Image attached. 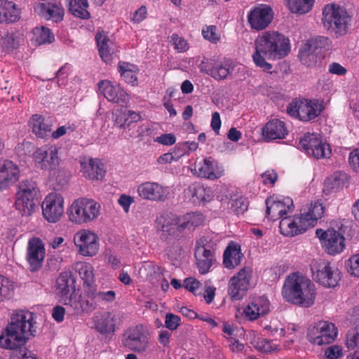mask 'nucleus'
<instances>
[{
  "label": "nucleus",
  "instance_id": "nucleus-1",
  "mask_svg": "<svg viewBox=\"0 0 359 359\" xmlns=\"http://www.w3.org/2000/svg\"><path fill=\"white\" fill-rule=\"evenodd\" d=\"M255 52L252 55L255 65L262 71L272 73L273 65L266 61L285 57L290 52L288 38L277 32H266L255 41Z\"/></svg>",
  "mask_w": 359,
  "mask_h": 359
},
{
  "label": "nucleus",
  "instance_id": "nucleus-2",
  "mask_svg": "<svg viewBox=\"0 0 359 359\" xmlns=\"http://www.w3.org/2000/svg\"><path fill=\"white\" fill-rule=\"evenodd\" d=\"M35 324L34 313L22 309L14 311L6 327V338L1 334V347L14 350L24 346L30 337L35 336Z\"/></svg>",
  "mask_w": 359,
  "mask_h": 359
},
{
  "label": "nucleus",
  "instance_id": "nucleus-3",
  "mask_svg": "<svg viewBox=\"0 0 359 359\" xmlns=\"http://www.w3.org/2000/svg\"><path fill=\"white\" fill-rule=\"evenodd\" d=\"M282 295L287 302L308 308L314 304L316 286L308 278L294 273L286 278Z\"/></svg>",
  "mask_w": 359,
  "mask_h": 359
},
{
  "label": "nucleus",
  "instance_id": "nucleus-4",
  "mask_svg": "<svg viewBox=\"0 0 359 359\" xmlns=\"http://www.w3.org/2000/svg\"><path fill=\"white\" fill-rule=\"evenodd\" d=\"M75 279L70 271L60 273L56 280V292L60 302L69 306L75 311H88L95 309V306L88 301H84L76 293Z\"/></svg>",
  "mask_w": 359,
  "mask_h": 359
},
{
  "label": "nucleus",
  "instance_id": "nucleus-5",
  "mask_svg": "<svg viewBox=\"0 0 359 359\" xmlns=\"http://www.w3.org/2000/svg\"><path fill=\"white\" fill-rule=\"evenodd\" d=\"M351 16L347 10L336 4H326L323 9L322 23L336 37L345 35L351 25Z\"/></svg>",
  "mask_w": 359,
  "mask_h": 359
},
{
  "label": "nucleus",
  "instance_id": "nucleus-6",
  "mask_svg": "<svg viewBox=\"0 0 359 359\" xmlns=\"http://www.w3.org/2000/svg\"><path fill=\"white\" fill-rule=\"evenodd\" d=\"M217 240L212 235L202 236L196 241L194 249L196 265L201 274H206L216 263Z\"/></svg>",
  "mask_w": 359,
  "mask_h": 359
},
{
  "label": "nucleus",
  "instance_id": "nucleus-7",
  "mask_svg": "<svg viewBox=\"0 0 359 359\" xmlns=\"http://www.w3.org/2000/svg\"><path fill=\"white\" fill-rule=\"evenodd\" d=\"M100 205L93 199L79 198L72 202L67 214L72 223L83 224L97 219L100 214Z\"/></svg>",
  "mask_w": 359,
  "mask_h": 359
},
{
  "label": "nucleus",
  "instance_id": "nucleus-8",
  "mask_svg": "<svg viewBox=\"0 0 359 359\" xmlns=\"http://www.w3.org/2000/svg\"><path fill=\"white\" fill-rule=\"evenodd\" d=\"M39 189L36 182L32 180L21 181L15 194V208L22 216L32 215L39 202Z\"/></svg>",
  "mask_w": 359,
  "mask_h": 359
},
{
  "label": "nucleus",
  "instance_id": "nucleus-9",
  "mask_svg": "<svg viewBox=\"0 0 359 359\" xmlns=\"http://www.w3.org/2000/svg\"><path fill=\"white\" fill-rule=\"evenodd\" d=\"M151 336L149 330L140 324L127 328L121 337L123 347L137 353L147 352L150 346Z\"/></svg>",
  "mask_w": 359,
  "mask_h": 359
},
{
  "label": "nucleus",
  "instance_id": "nucleus-10",
  "mask_svg": "<svg viewBox=\"0 0 359 359\" xmlns=\"http://www.w3.org/2000/svg\"><path fill=\"white\" fill-rule=\"evenodd\" d=\"M196 217L201 220L202 215H195L192 213L187 214L182 218H180L177 216H161L156 220L158 225V231L161 232L162 239L166 241L170 236L174 235L177 231H181L187 228L198 226V223L195 222Z\"/></svg>",
  "mask_w": 359,
  "mask_h": 359
},
{
  "label": "nucleus",
  "instance_id": "nucleus-11",
  "mask_svg": "<svg viewBox=\"0 0 359 359\" xmlns=\"http://www.w3.org/2000/svg\"><path fill=\"white\" fill-rule=\"evenodd\" d=\"M323 109V102L321 100L295 99L288 104L287 112L302 121H309L318 116Z\"/></svg>",
  "mask_w": 359,
  "mask_h": 359
},
{
  "label": "nucleus",
  "instance_id": "nucleus-12",
  "mask_svg": "<svg viewBox=\"0 0 359 359\" xmlns=\"http://www.w3.org/2000/svg\"><path fill=\"white\" fill-rule=\"evenodd\" d=\"M253 276V269L250 266H243L228 283V294L233 300H240L245 295L251 287Z\"/></svg>",
  "mask_w": 359,
  "mask_h": 359
},
{
  "label": "nucleus",
  "instance_id": "nucleus-13",
  "mask_svg": "<svg viewBox=\"0 0 359 359\" xmlns=\"http://www.w3.org/2000/svg\"><path fill=\"white\" fill-rule=\"evenodd\" d=\"M114 126L123 130L133 129V131L126 137L130 139L133 137H143L145 132H148L150 128L147 126H140L136 128V123L141 121L142 116L140 113L131 110H117L114 114Z\"/></svg>",
  "mask_w": 359,
  "mask_h": 359
},
{
  "label": "nucleus",
  "instance_id": "nucleus-14",
  "mask_svg": "<svg viewBox=\"0 0 359 359\" xmlns=\"http://www.w3.org/2000/svg\"><path fill=\"white\" fill-rule=\"evenodd\" d=\"M338 334L334 324L327 321H319L308 329L306 338L312 344L321 346L332 343Z\"/></svg>",
  "mask_w": 359,
  "mask_h": 359
},
{
  "label": "nucleus",
  "instance_id": "nucleus-15",
  "mask_svg": "<svg viewBox=\"0 0 359 359\" xmlns=\"http://www.w3.org/2000/svg\"><path fill=\"white\" fill-rule=\"evenodd\" d=\"M274 13L271 6L265 4H257L248 13V22L252 29L262 31L266 29L273 19Z\"/></svg>",
  "mask_w": 359,
  "mask_h": 359
},
{
  "label": "nucleus",
  "instance_id": "nucleus-16",
  "mask_svg": "<svg viewBox=\"0 0 359 359\" xmlns=\"http://www.w3.org/2000/svg\"><path fill=\"white\" fill-rule=\"evenodd\" d=\"M316 234L320 239L325 252L332 255L341 253L345 248V238L342 234L333 229L324 231L316 230Z\"/></svg>",
  "mask_w": 359,
  "mask_h": 359
},
{
  "label": "nucleus",
  "instance_id": "nucleus-17",
  "mask_svg": "<svg viewBox=\"0 0 359 359\" xmlns=\"http://www.w3.org/2000/svg\"><path fill=\"white\" fill-rule=\"evenodd\" d=\"M41 208L45 219L56 223L64 213V198L59 194L50 193L45 197Z\"/></svg>",
  "mask_w": 359,
  "mask_h": 359
},
{
  "label": "nucleus",
  "instance_id": "nucleus-18",
  "mask_svg": "<svg viewBox=\"0 0 359 359\" xmlns=\"http://www.w3.org/2000/svg\"><path fill=\"white\" fill-rule=\"evenodd\" d=\"M74 242L83 256L93 257L98 252V237L89 230L83 229L77 232L74 237Z\"/></svg>",
  "mask_w": 359,
  "mask_h": 359
},
{
  "label": "nucleus",
  "instance_id": "nucleus-19",
  "mask_svg": "<svg viewBox=\"0 0 359 359\" xmlns=\"http://www.w3.org/2000/svg\"><path fill=\"white\" fill-rule=\"evenodd\" d=\"M46 255L44 244L39 238L29 239L27 247L26 260L32 272L41 269Z\"/></svg>",
  "mask_w": 359,
  "mask_h": 359
},
{
  "label": "nucleus",
  "instance_id": "nucleus-20",
  "mask_svg": "<svg viewBox=\"0 0 359 359\" xmlns=\"http://www.w3.org/2000/svg\"><path fill=\"white\" fill-rule=\"evenodd\" d=\"M33 158L37 168L44 170H53L59 164L58 150L55 147H43L33 153Z\"/></svg>",
  "mask_w": 359,
  "mask_h": 359
},
{
  "label": "nucleus",
  "instance_id": "nucleus-21",
  "mask_svg": "<svg viewBox=\"0 0 359 359\" xmlns=\"http://www.w3.org/2000/svg\"><path fill=\"white\" fill-rule=\"evenodd\" d=\"M313 276L325 287H335L341 279L339 269L327 262H321L316 271L313 270Z\"/></svg>",
  "mask_w": 359,
  "mask_h": 359
},
{
  "label": "nucleus",
  "instance_id": "nucleus-22",
  "mask_svg": "<svg viewBox=\"0 0 359 359\" xmlns=\"http://www.w3.org/2000/svg\"><path fill=\"white\" fill-rule=\"evenodd\" d=\"M137 193L144 200L164 202L168 197L169 190L158 182H145L137 187Z\"/></svg>",
  "mask_w": 359,
  "mask_h": 359
},
{
  "label": "nucleus",
  "instance_id": "nucleus-23",
  "mask_svg": "<svg viewBox=\"0 0 359 359\" xmlns=\"http://www.w3.org/2000/svg\"><path fill=\"white\" fill-rule=\"evenodd\" d=\"M122 315L114 311H107L94 316V328L102 334H113L116 325L121 322Z\"/></svg>",
  "mask_w": 359,
  "mask_h": 359
},
{
  "label": "nucleus",
  "instance_id": "nucleus-24",
  "mask_svg": "<svg viewBox=\"0 0 359 359\" xmlns=\"http://www.w3.org/2000/svg\"><path fill=\"white\" fill-rule=\"evenodd\" d=\"M98 88L103 96L109 102L125 104L130 100V95L117 83L103 80L98 83Z\"/></svg>",
  "mask_w": 359,
  "mask_h": 359
},
{
  "label": "nucleus",
  "instance_id": "nucleus-25",
  "mask_svg": "<svg viewBox=\"0 0 359 359\" xmlns=\"http://www.w3.org/2000/svg\"><path fill=\"white\" fill-rule=\"evenodd\" d=\"M266 217L271 220L281 219L287 216L288 212H292L294 208L293 201L289 198H284L283 201L266 200Z\"/></svg>",
  "mask_w": 359,
  "mask_h": 359
},
{
  "label": "nucleus",
  "instance_id": "nucleus-26",
  "mask_svg": "<svg viewBox=\"0 0 359 359\" xmlns=\"http://www.w3.org/2000/svg\"><path fill=\"white\" fill-rule=\"evenodd\" d=\"M302 215L293 217H285L280 222V232L285 236L293 237L304 233L309 227Z\"/></svg>",
  "mask_w": 359,
  "mask_h": 359
},
{
  "label": "nucleus",
  "instance_id": "nucleus-27",
  "mask_svg": "<svg viewBox=\"0 0 359 359\" xmlns=\"http://www.w3.org/2000/svg\"><path fill=\"white\" fill-rule=\"evenodd\" d=\"M81 172L83 176L90 180H99L104 177L106 170L99 158L83 157L80 159Z\"/></svg>",
  "mask_w": 359,
  "mask_h": 359
},
{
  "label": "nucleus",
  "instance_id": "nucleus-28",
  "mask_svg": "<svg viewBox=\"0 0 359 359\" xmlns=\"http://www.w3.org/2000/svg\"><path fill=\"white\" fill-rule=\"evenodd\" d=\"M194 170L198 177L211 180L219 179L224 175V170L219 168L217 161L211 157L205 158L195 164Z\"/></svg>",
  "mask_w": 359,
  "mask_h": 359
},
{
  "label": "nucleus",
  "instance_id": "nucleus-29",
  "mask_svg": "<svg viewBox=\"0 0 359 359\" xmlns=\"http://www.w3.org/2000/svg\"><path fill=\"white\" fill-rule=\"evenodd\" d=\"M95 40L102 60L106 63H110L116 52L115 44L104 32H97L95 35Z\"/></svg>",
  "mask_w": 359,
  "mask_h": 359
},
{
  "label": "nucleus",
  "instance_id": "nucleus-30",
  "mask_svg": "<svg viewBox=\"0 0 359 359\" xmlns=\"http://www.w3.org/2000/svg\"><path fill=\"white\" fill-rule=\"evenodd\" d=\"M270 302L266 297L261 296L254 299L244 309V315L250 320H257L261 315L269 312Z\"/></svg>",
  "mask_w": 359,
  "mask_h": 359
},
{
  "label": "nucleus",
  "instance_id": "nucleus-31",
  "mask_svg": "<svg viewBox=\"0 0 359 359\" xmlns=\"http://www.w3.org/2000/svg\"><path fill=\"white\" fill-rule=\"evenodd\" d=\"M34 11L42 18L55 22L62 21L64 16L63 8L55 4L39 3L34 6Z\"/></svg>",
  "mask_w": 359,
  "mask_h": 359
},
{
  "label": "nucleus",
  "instance_id": "nucleus-32",
  "mask_svg": "<svg viewBox=\"0 0 359 359\" xmlns=\"http://www.w3.org/2000/svg\"><path fill=\"white\" fill-rule=\"evenodd\" d=\"M185 194L194 203H205L212 200L213 192L210 187H205L200 182L191 184L185 190Z\"/></svg>",
  "mask_w": 359,
  "mask_h": 359
},
{
  "label": "nucleus",
  "instance_id": "nucleus-33",
  "mask_svg": "<svg viewBox=\"0 0 359 359\" xmlns=\"http://www.w3.org/2000/svg\"><path fill=\"white\" fill-rule=\"evenodd\" d=\"M243 257L241 245L231 241L224 252L223 264L228 269H234L241 264Z\"/></svg>",
  "mask_w": 359,
  "mask_h": 359
},
{
  "label": "nucleus",
  "instance_id": "nucleus-34",
  "mask_svg": "<svg viewBox=\"0 0 359 359\" xmlns=\"http://www.w3.org/2000/svg\"><path fill=\"white\" fill-rule=\"evenodd\" d=\"M263 135L269 140L284 139L287 135L285 123L278 119L269 121L262 129Z\"/></svg>",
  "mask_w": 359,
  "mask_h": 359
},
{
  "label": "nucleus",
  "instance_id": "nucleus-35",
  "mask_svg": "<svg viewBox=\"0 0 359 359\" xmlns=\"http://www.w3.org/2000/svg\"><path fill=\"white\" fill-rule=\"evenodd\" d=\"M20 177V169L11 161H4L1 165V189L14 184Z\"/></svg>",
  "mask_w": 359,
  "mask_h": 359
},
{
  "label": "nucleus",
  "instance_id": "nucleus-36",
  "mask_svg": "<svg viewBox=\"0 0 359 359\" xmlns=\"http://www.w3.org/2000/svg\"><path fill=\"white\" fill-rule=\"evenodd\" d=\"M74 269L83 281V287L86 294V290H92L95 286L93 267L90 263L80 262L75 264Z\"/></svg>",
  "mask_w": 359,
  "mask_h": 359
},
{
  "label": "nucleus",
  "instance_id": "nucleus-37",
  "mask_svg": "<svg viewBox=\"0 0 359 359\" xmlns=\"http://www.w3.org/2000/svg\"><path fill=\"white\" fill-rule=\"evenodd\" d=\"M21 18L20 8L13 1L1 0V22L11 24Z\"/></svg>",
  "mask_w": 359,
  "mask_h": 359
},
{
  "label": "nucleus",
  "instance_id": "nucleus-38",
  "mask_svg": "<svg viewBox=\"0 0 359 359\" xmlns=\"http://www.w3.org/2000/svg\"><path fill=\"white\" fill-rule=\"evenodd\" d=\"M118 71L122 79L132 86H138L137 74L139 68L137 65L127 62H119Z\"/></svg>",
  "mask_w": 359,
  "mask_h": 359
},
{
  "label": "nucleus",
  "instance_id": "nucleus-39",
  "mask_svg": "<svg viewBox=\"0 0 359 359\" xmlns=\"http://www.w3.org/2000/svg\"><path fill=\"white\" fill-rule=\"evenodd\" d=\"M29 123L33 133L37 137L44 138L50 135L51 126L46 122L45 118L41 115L34 114Z\"/></svg>",
  "mask_w": 359,
  "mask_h": 359
},
{
  "label": "nucleus",
  "instance_id": "nucleus-40",
  "mask_svg": "<svg viewBox=\"0 0 359 359\" xmlns=\"http://www.w3.org/2000/svg\"><path fill=\"white\" fill-rule=\"evenodd\" d=\"M68 2V8L69 12L75 17L88 20L90 18V14L88 11V0H67Z\"/></svg>",
  "mask_w": 359,
  "mask_h": 359
},
{
  "label": "nucleus",
  "instance_id": "nucleus-41",
  "mask_svg": "<svg viewBox=\"0 0 359 359\" xmlns=\"http://www.w3.org/2000/svg\"><path fill=\"white\" fill-rule=\"evenodd\" d=\"M325 212V206L319 201L311 203L309 211L306 214H301L309 227H313L317 223L318 219H320Z\"/></svg>",
  "mask_w": 359,
  "mask_h": 359
},
{
  "label": "nucleus",
  "instance_id": "nucleus-42",
  "mask_svg": "<svg viewBox=\"0 0 359 359\" xmlns=\"http://www.w3.org/2000/svg\"><path fill=\"white\" fill-rule=\"evenodd\" d=\"M86 295L95 302L109 304L116 299V293L114 290L97 292L95 286L90 290H86Z\"/></svg>",
  "mask_w": 359,
  "mask_h": 359
},
{
  "label": "nucleus",
  "instance_id": "nucleus-43",
  "mask_svg": "<svg viewBox=\"0 0 359 359\" xmlns=\"http://www.w3.org/2000/svg\"><path fill=\"white\" fill-rule=\"evenodd\" d=\"M1 48L6 52H11L17 49L24 41L22 36L18 32L8 33L4 38H1Z\"/></svg>",
  "mask_w": 359,
  "mask_h": 359
},
{
  "label": "nucleus",
  "instance_id": "nucleus-44",
  "mask_svg": "<svg viewBox=\"0 0 359 359\" xmlns=\"http://www.w3.org/2000/svg\"><path fill=\"white\" fill-rule=\"evenodd\" d=\"M320 137L315 133H306L299 140L300 147L309 155L313 154L314 149L319 145Z\"/></svg>",
  "mask_w": 359,
  "mask_h": 359
},
{
  "label": "nucleus",
  "instance_id": "nucleus-45",
  "mask_svg": "<svg viewBox=\"0 0 359 359\" xmlns=\"http://www.w3.org/2000/svg\"><path fill=\"white\" fill-rule=\"evenodd\" d=\"M33 35L38 45L51 43L55 40V36L51 30L43 26L34 28Z\"/></svg>",
  "mask_w": 359,
  "mask_h": 359
},
{
  "label": "nucleus",
  "instance_id": "nucleus-46",
  "mask_svg": "<svg viewBox=\"0 0 359 359\" xmlns=\"http://www.w3.org/2000/svg\"><path fill=\"white\" fill-rule=\"evenodd\" d=\"M348 182V177L344 172H336L326 180V186L330 189H339Z\"/></svg>",
  "mask_w": 359,
  "mask_h": 359
},
{
  "label": "nucleus",
  "instance_id": "nucleus-47",
  "mask_svg": "<svg viewBox=\"0 0 359 359\" xmlns=\"http://www.w3.org/2000/svg\"><path fill=\"white\" fill-rule=\"evenodd\" d=\"M314 0H287L289 9L295 13L304 14L309 12Z\"/></svg>",
  "mask_w": 359,
  "mask_h": 359
},
{
  "label": "nucleus",
  "instance_id": "nucleus-48",
  "mask_svg": "<svg viewBox=\"0 0 359 359\" xmlns=\"http://www.w3.org/2000/svg\"><path fill=\"white\" fill-rule=\"evenodd\" d=\"M231 72L230 65L223 62H215L210 69V75L216 80H223Z\"/></svg>",
  "mask_w": 359,
  "mask_h": 359
},
{
  "label": "nucleus",
  "instance_id": "nucleus-49",
  "mask_svg": "<svg viewBox=\"0 0 359 359\" xmlns=\"http://www.w3.org/2000/svg\"><path fill=\"white\" fill-rule=\"evenodd\" d=\"M330 45L331 41L329 38L319 36L311 41L310 47L315 53L319 54L328 50Z\"/></svg>",
  "mask_w": 359,
  "mask_h": 359
},
{
  "label": "nucleus",
  "instance_id": "nucleus-50",
  "mask_svg": "<svg viewBox=\"0 0 359 359\" xmlns=\"http://www.w3.org/2000/svg\"><path fill=\"white\" fill-rule=\"evenodd\" d=\"M179 151L180 147H176L173 151L161 155L157 159L158 163L164 164L171 163L172 161H177L180 157L186 154V151L179 152Z\"/></svg>",
  "mask_w": 359,
  "mask_h": 359
},
{
  "label": "nucleus",
  "instance_id": "nucleus-51",
  "mask_svg": "<svg viewBox=\"0 0 359 359\" xmlns=\"http://www.w3.org/2000/svg\"><path fill=\"white\" fill-rule=\"evenodd\" d=\"M248 200L243 196H239L231 201V209L236 215L244 213L248 210Z\"/></svg>",
  "mask_w": 359,
  "mask_h": 359
},
{
  "label": "nucleus",
  "instance_id": "nucleus-52",
  "mask_svg": "<svg viewBox=\"0 0 359 359\" xmlns=\"http://www.w3.org/2000/svg\"><path fill=\"white\" fill-rule=\"evenodd\" d=\"M203 38L212 43H217L220 40V34L215 25H206L202 29Z\"/></svg>",
  "mask_w": 359,
  "mask_h": 359
},
{
  "label": "nucleus",
  "instance_id": "nucleus-53",
  "mask_svg": "<svg viewBox=\"0 0 359 359\" xmlns=\"http://www.w3.org/2000/svg\"><path fill=\"white\" fill-rule=\"evenodd\" d=\"M256 348L263 353L276 352L280 350L279 346L274 344L273 341L266 339H262L257 342Z\"/></svg>",
  "mask_w": 359,
  "mask_h": 359
},
{
  "label": "nucleus",
  "instance_id": "nucleus-54",
  "mask_svg": "<svg viewBox=\"0 0 359 359\" xmlns=\"http://www.w3.org/2000/svg\"><path fill=\"white\" fill-rule=\"evenodd\" d=\"M14 289L13 282L1 276V297L8 299L12 298L14 294Z\"/></svg>",
  "mask_w": 359,
  "mask_h": 359
},
{
  "label": "nucleus",
  "instance_id": "nucleus-55",
  "mask_svg": "<svg viewBox=\"0 0 359 359\" xmlns=\"http://www.w3.org/2000/svg\"><path fill=\"white\" fill-rule=\"evenodd\" d=\"M313 151V154H311L310 156H312L317 159L327 158L331 154L330 145L326 143H323L322 140L320 141L319 145H317Z\"/></svg>",
  "mask_w": 359,
  "mask_h": 359
},
{
  "label": "nucleus",
  "instance_id": "nucleus-56",
  "mask_svg": "<svg viewBox=\"0 0 359 359\" xmlns=\"http://www.w3.org/2000/svg\"><path fill=\"white\" fill-rule=\"evenodd\" d=\"M170 38L171 43L179 53L186 52L189 49V43L183 37L177 34H172Z\"/></svg>",
  "mask_w": 359,
  "mask_h": 359
},
{
  "label": "nucleus",
  "instance_id": "nucleus-57",
  "mask_svg": "<svg viewBox=\"0 0 359 359\" xmlns=\"http://www.w3.org/2000/svg\"><path fill=\"white\" fill-rule=\"evenodd\" d=\"M183 286L189 292H191L194 295H197L201 293L200 288L201 287L202 284L195 278L189 277L184 280Z\"/></svg>",
  "mask_w": 359,
  "mask_h": 359
},
{
  "label": "nucleus",
  "instance_id": "nucleus-58",
  "mask_svg": "<svg viewBox=\"0 0 359 359\" xmlns=\"http://www.w3.org/2000/svg\"><path fill=\"white\" fill-rule=\"evenodd\" d=\"M359 343V333L355 330H351L348 332L346 338V344L349 350L354 349Z\"/></svg>",
  "mask_w": 359,
  "mask_h": 359
},
{
  "label": "nucleus",
  "instance_id": "nucleus-59",
  "mask_svg": "<svg viewBox=\"0 0 359 359\" xmlns=\"http://www.w3.org/2000/svg\"><path fill=\"white\" fill-rule=\"evenodd\" d=\"M180 317L173 313H167L165 319V327L170 330H175L180 324Z\"/></svg>",
  "mask_w": 359,
  "mask_h": 359
},
{
  "label": "nucleus",
  "instance_id": "nucleus-60",
  "mask_svg": "<svg viewBox=\"0 0 359 359\" xmlns=\"http://www.w3.org/2000/svg\"><path fill=\"white\" fill-rule=\"evenodd\" d=\"M348 164L353 171L359 175V149H354L349 153Z\"/></svg>",
  "mask_w": 359,
  "mask_h": 359
},
{
  "label": "nucleus",
  "instance_id": "nucleus-61",
  "mask_svg": "<svg viewBox=\"0 0 359 359\" xmlns=\"http://www.w3.org/2000/svg\"><path fill=\"white\" fill-rule=\"evenodd\" d=\"M348 271L355 277H359V254L352 255L348 259Z\"/></svg>",
  "mask_w": 359,
  "mask_h": 359
},
{
  "label": "nucleus",
  "instance_id": "nucleus-62",
  "mask_svg": "<svg viewBox=\"0 0 359 359\" xmlns=\"http://www.w3.org/2000/svg\"><path fill=\"white\" fill-rule=\"evenodd\" d=\"M154 142L162 145L171 146L176 142V137L172 133H165L155 138Z\"/></svg>",
  "mask_w": 359,
  "mask_h": 359
},
{
  "label": "nucleus",
  "instance_id": "nucleus-63",
  "mask_svg": "<svg viewBox=\"0 0 359 359\" xmlns=\"http://www.w3.org/2000/svg\"><path fill=\"white\" fill-rule=\"evenodd\" d=\"M325 355L327 359H337L342 356V349L339 346L334 345L327 348Z\"/></svg>",
  "mask_w": 359,
  "mask_h": 359
},
{
  "label": "nucleus",
  "instance_id": "nucleus-64",
  "mask_svg": "<svg viewBox=\"0 0 359 359\" xmlns=\"http://www.w3.org/2000/svg\"><path fill=\"white\" fill-rule=\"evenodd\" d=\"M265 185H273L278 179V175L273 170H267L261 175Z\"/></svg>",
  "mask_w": 359,
  "mask_h": 359
}]
</instances>
